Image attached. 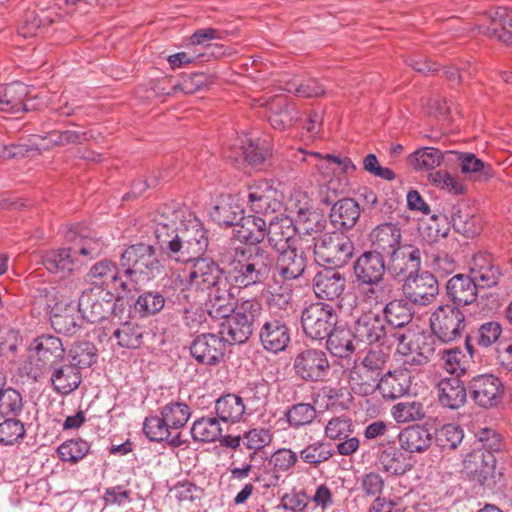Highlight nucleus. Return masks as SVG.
<instances>
[{
	"instance_id": "f257e3e1",
	"label": "nucleus",
	"mask_w": 512,
	"mask_h": 512,
	"mask_svg": "<svg viewBox=\"0 0 512 512\" xmlns=\"http://www.w3.org/2000/svg\"><path fill=\"white\" fill-rule=\"evenodd\" d=\"M502 275L499 266L486 256L473 257L469 274H456L446 283V296L450 304L463 307L473 304L478 297L479 288H491L498 284Z\"/></svg>"
},
{
	"instance_id": "f03ea898",
	"label": "nucleus",
	"mask_w": 512,
	"mask_h": 512,
	"mask_svg": "<svg viewBox=\"0 0 512 512\" xmlns=\"http://www.w3.org/2000/svg\"><path fill=\"white\" fill-rule=\"evenodd\" d=\"M273 259L261 247L236 249L226 267L228 282L235 290L263 285L269 278Z\"/></svg>"
},
{
	"instance_id": "7ed1b4c3",
	"label": "nucleus",
	"mask_w": 512,
	"mask_h": 512,
	"mask_svg": "<svg viewBox=\"0 0 512 512\" xmlns=\"http://www.w3.org/2000/svg\"><path fill=\"white\" fill-rule=\"evenodd\" d=\"M209 231L200 219L188 214L177 234L169 241L165 254L179 263H188L204 257L209 246Z\"/></svg>"
},
{
	"instance_id": "20e7f679",
	"label": "nucleus",
	"mask_w": 512,
	"mask_h": 512,
	"mask_svg": "<svg viewBox=\"0 0 512 512\" xmlns=\"http://www.w3.org/2000/svg\"><path fill=\"white\" fill-rule=\"evenodd\" d=\"M119 262L129 287L139 282L151 281L164 270L163 260L157 255L156 248L149 243L129 245L121 252Z\"/></svg>"
},
{
	"instance_id": "39448f33",
	"label": "nucleus",
	"mask_w": 512,
	"mask_h": 512,
	"mask_svg": "<svg viewBox=\"0 0 512 512\" xmlns=\"http://www.w3.org/2000/svg\"><path fill=\"white\" fill-rule=\"evenodd\" d=\"M264 316L261 302L255 298L241 301L236 310L219 325V334L227 345L244 344L255 328L260 326Z\"/></svg>"
},
{
	"instance_id": "423d86ee",
	"label": "nucleus",
	"mask_w": 512,
	"mask_h": 512,
	"mask_svg": "<svg viewBox=\"0 0 512 512\" xmlns=\"http://www.w3.org/2000/svg\"><path fill=\"white\" fill-rule=\"evenodd\" d=\"M102 251V244L98 240L85 238L79 248H59L47 252L43 258L42 263L44 267L52 273H70L81 266L84 261L94 259Z\"/></svg>"
},
{
	"instance_id": "0eeeda50",
	"label": "nucleus",
	"mask_w": 512,
	"mask_h": 512,
	"mask_svg": "<svg viewBox=\"0 0 512 512\" xmlns=\"http://www.w3.org/2000/svg\"><path fill=\"white\" fill-rule=\"evenodd\" d=\"M314 253L318 262L333 268H341L352 258L354 243L343 233H326L316 239Z\"/></svg>"
},
{
	"instance_id": "6e6552de",
	"label": "nucleus",
	"mask_w": 512,
	"mask_h": 512,
	"mask_svg": "<svg viewBox=\"0 0 512 512\" xmlns=\"http://www.w3.org/2000/svg\"><path fill=\"white\" fill-rule=\"evenodd\" d=\"M430 327L433 334L444 343L459 339L466 327L463 311L450 303L436 307L430 316Z\"/></svg>"
},
{
	"instance_id": "1a4fd4ad",
	"label": "nucleus",
	"mask_w": 512,
	"mask_h": 512,
	"mask_svg": "<svg viewBox=\"0 0 512 512\" xmlns=\"http://www.w3.org/2000/svg\"><path fill=\"white\" fill-rule=\"evenodd\" d=\"M337 323L338 314L329 304L315 303L302 311L301 325L303 331L312 340L327 339Z\"/></svg>"
},
{
	"instance_id": "9d476101",
	"label": "nucleus",
	"mask_w": 512,
	"mask_h": 512,
	"mask_svg": "<svg viewBox=\"0 0 512 512\" xmlns=\"http://www.w3.org/2000/svg\"><path fill=\"white\" fill-rule=\"evenodd\" d=\"M193 264L188 273L194 292L210 293L229 285L227 270L210 257H201L191 261Z\"/></svg>"
},
{
	"instance_id": "9b49d317",
	"label": "nucleus",
	"mask_w": 512,
	"mask_h": 512,
	"mask_svg": "<svg viewBox=\"0 0 512 512\" xmlns=\"http://www.w3.org/2000/svg\"><path fill=\"white\" fill-rule=\"evenodd\" d=\"M188 214L191 213L176 202L166 203L158 208L154 218V233L164 253L169 247V241L177 234L179 226H182Z\"/></svg>"
},
{
	"instance_id": "f8f14e48",
	"label": "nucleus",
	"mask_w": 512,
	"mask_h": 512,
	"mask_svg": "<svg viewBox=\"0 0 512 512\" xmlns=\"http://www.w3.org/2000/svg\"><path fill=\"white\" fill-rule=\"evenodd\" d=\"M129 317L126 311L113 316L103 324V334L121 348L137 349L143 343L144 329Z\"/></svg>"
},
{
	"instance_id": "ddd939ff",
	"label": "nucleus",
	"mask_w": 512,
	"mask_h": 512,
	"mask_svg": "<svg viewBox=\"0 0 512 512\" xmlns=\"http://www.w3.org/2000/svg\"><path fill=\"white\" fill-rule=\"evenodd\" d=\"M293 369L302 380L319 382L329 376L331 366L325 351L308 348L295 356Z\"/></svg>"
},
{
	"instance_id": "4468645a",
	"label": "nucleus",
	"mask_w": 512,
	"mask_h": 512,
	"mask_svg": "<svg viewBox=\"0 0 512 512\" xmlns=\"http://www.w3.org/2000/svg\"><path fill=\"white\" fill-rule=\"evenodd\" d=\"M239 145H234L224 152V156L232 163H239L244 160L255 169H262L271 156V146L266 139H252L247 136L238 139Z\"/></svg>"
},
{
	"instance_id": "2eb2a0df",
	"label": "nucleus",
	"mask_w": 512,
	"mask_h": 512,
	"mask_svg": "<svg viewBox=\"0 0 512 512\" xmlns=\"http://www.w3.org/2000/svg\"><path fill=\"white\" fill-rule=\"evenodd\" d=\"M472 401L482 408L497 406L503 398L504 386L501 380L492 374H478L467 383Z\"/></svg>"
},
{
	"instance_id": "dca6fc26",
	"label": "nucleus",
	"mask_w": 512,
	"mask_h": 512,
	"mask_svg": "<svg viewBox=\"0 0 512 512\" xmlns=\"http://www.w3.org/2000/svg\"><path fill=\"white\" fill-rule=\"evenodd\" d=\"M189 348L198 364L216 366L224 359L227 343L219 333H202L193 339Z\"/></svg>"
},
{
	"instance_id": "f3484780",
	"label": "nucleus",
	"mask_w": 512,
	"mask_h": 512,
	"mask_svg": "<svg viewBox=\"0 0 512 512\" xmlns=\"http://www.w3.org/2000/svg\"><path fill=\"white\" fill-rule=\"evenodd\" d=\"M354 337L358 343L367 345L389 344L385 319L372 311L362 313L352 324Z\"/></svg>"
},
{
	"instance_id": "a211bd4d",
	"label": "nucleus",
	"mask_w": 512,
	"mask_h": 512,
	"mask_svg": "<svg viewBox=\"0 0 512 512\" xmlns=\"http://www.w3.org/2000/svg\"><path fill=\"white\" fill-rule=\"evenodd\" d=\"M403 281V294L412 304L429 305L439 293L438 280L430 272H418Z\"/></svg>"
},
{
	"instance_id": "6ab92c4d",
	"label": "nucleus",
	"mask_w": 512,
	"mask_h": 512,
	"mask_svg": "<svg viewBox=\"0 0 512 512\" xmlns=\"http://www.w3.org/2000/svg\"><path fill=\"white\" fill-rule=\"evenodd\" d=\"M421 250L411 244H401L388 260L387 270L397 280L402 281L420 271Z\"/></svg>"
},
{
	"instance_id": "aec40b11",
	"label": "nucleus",
	"mask_w": 512,
	"mask_h": 512,
	"mask_svg": "<svg viewBox=\"0 0 512 512\" xmlns=\"http://www.w3.org/2000/svg\"><path fill=\"white\" fill-rule=\"evenodd\" d=\"M275 253V273L281 280L291 281L303 276L308 261L303 250L292 246Z\"/></svg>"
},
{
	"instance_id": "412c9836",
	"label": "nucleus",
	"mask_w": 512,
	"mask_h": 512,
	"mask_svg": "<svg viewBox=\"0 0 512 512\" xmlns=\"http://www.w3.org/2000/svg\"><path fill=\"white\" fill-rule=\"evenodd\" d=\"M258 337L262 347L273 354L284 351L290 343V330L280 319H262Z\"/></svg>"
},
{
	"instance_id": "4be33fe9",
	"label": "nucleus",
	"mask_w": 512,
	"mask_h": 512,
	"mask_svg": "<svg viewBox=\"0 0 512 512\" xmlns=\"http://www.w3.org/2000/svg\"><path fill=\"white\" fill-rule=\"evenodd\" d=\"M296 234H298V229L295 216L292 218L280 214L268 219L266 239L275 252L292 247V241Z\"/></svg>"
},
{
	"instance_id": "5701e85b",
	"label": "nucleus",
	"mask_w": 512,
	"mask_h": 512,
	"mask_svg": "<svg viewBox=\"0 0 512 512\" xmlns=\"http://www.w3.org/2000/svg\"><path fill=\"white\" fill-rule=\"evenodd\" d=\"M122 274L120 264L117 266L111 260L104 259L92 265L87 277L92 286L117 287L122 292H129L131 287H129L128 280Z\"/></svg>"
},
{
	"instance_id": "b1692460",
	"label": "nucleus",
	"mask_w": 512,
	"mask_h": 512,
	"mask_svg": "<svg viewBox=\"0 0 512 512\" xmlns=\"http://www.w3.org/2000/svg\"><path fill=\"white\" fill-rule=\"evenodd\" d=\"M386 269L385 260L377 253L369 251H364L353 264L354 276L359 286L384 281Z\"/></svg>"
},
{
	"instance_id": "393cba45",
	"label": "nucleus",
	"mask_w": 512,
	"mask_h": 512,
	"mask_svg": "<svg viewBox=\"0 0 512 512\" xmlns=\"http://www.w3.org/2000/svg\"><path fill=\"white\" fill-rule=\"evenodd\" d=\"M35 352L36 361L41 369L53 368L65 357V349L60 338L52 335L37 337L30 347Z\"/></svg>"
},
{
	"instance_id": "a878e982",
	"label": "nucleus",
	"mask_w": 512,
	"mask_h": 512,
	"mask_svg": "<svg viewBox=\"0 0 512 512\" xmlns=\"http://www.w3.org/2000/svg\"><path fill=\"white\" fill-rule=\"evenodd\" d=\"M162 294L165 300L174 305L187 306L194 300V290L190 283L189 275L182 277L180 273L173 272L170 275H165L162 279Z\"/></svg>"
},
{
	"instance_id": "bb28decb",
	"label": "nucleus",
	"mask_w": 512,
	"mask_h": 512,
	"mask_svg": "<svg viewBox=\"0 0 512 512\" xmlns=\"http://www.w3.org/2000/svg\"><path fill=\"white\" fill-rule=\"evenodd\" d=\"M346 287L345 277L335 269L326 268L316 273L313 278V290L323 300H336Z\"/></svg>"
},
{
	"instance_id": "cd10ccee",
	"label": "nucleus",
	"mask_w": 512,
	"mask_h": 512,
	"mask_svg": "<svg viewBox=\"0 0 512 512\" xmlns=\"http://www.w3.org/2000/svg\"><path fill=\"white\" fill-rule=\"evenodd\" d=\"M268 219L257 215L242 216L233 229V236L240 243L257 246L267 236Z\"/></svg>"
},
{
	"instance_id": "c85d7f7f",
	"label": "nucleus",
	"mask_w": 512,
	"mask_h": 512,
	"mask_svg": "<svg viewBox=\"0 0 512 512\" xmlns=\"http://www.w3.org/2000/svg\"><path fill=\"white\" fill-rule=\"evenodd\" d=\"M244 210L232 195H220L209 211L211 220L220 227H233L241 220Z\"/></svg>"
},
{
	"instance_id": "c756f323",
	"label": "nucleus",
	"mask_w": 512,
	"mask_h": 512,
	"mask_svg": "<svg viewBox=\"0 0 512 512\" xmlns=\"http://www.w3.org/2000/svg\"><path fill=\"white\" fill-rule=\"evenodd\" d=\"M261 106L268 108V121L274 129L284 130L299 119V112L285 96L276 95Z\"/></svg>"
},
{
	"instance_id": "7c9ffc66",
	"label": "nucleus",
	"mask_w": 512,
	"mask_h": 512,
	"mask_svg": "<svg viewBox=\"0 0 512 512\" xmlns=\"http://www.w3.org/2000/svg\"><path fill=\"white\" fill-rule=\"evenodd\" d=\"M487 17L490 24L481 27L483 33L507 45H512V10L496 7L487 12Z\"/></svg>"
},
{
	"instance_id": "2f4dec72",
	"label": "nucleus",
	"mask_w": 512,
	"mask_h": 512,
	"mask_svg": "<svg viewBox=\"0 0 512 512\" xmlns=\"http://www.w3.org/2000/svg\"><path fill=\"white\" fill-rule=\"evenodd\" d=\"M371 242L374 252L384 257L390 258L393 251L398 249L401 243V231L395 225L386 223L376 227L371 233Z\"/></svg>"
},
{
	"instance_id": "473e14b6",
	"label": "nucleus",
	"mask_w": 512,
	"mask_h": 512,
	"mask_svg": "<svg viewBox=\"0 0 512 512\" xmlns=\"http://www.w3.org/2000/svg\"><path fill=\"white\" fill-rule=\"evenodd\" d=\"M360 204L353 198L343 197L332 206L329 219L332 226L341 231L352 229L360 217Z\"/></svg>"
},
{
	"instance_id": "72a5a7b5",
	"label": "nucleus",
	"mask_w": 512,
	"mask_h": 512,
	"mask_svg": "<svg viewBox=\"0 0 512 512\" xmlns=\"http://www.w3.org/2000/svg\"><path fill=\"white\" fill-rule=\"evenodd\" d=\"M205 310L213 319H225L235 310L234 305L235 289L231 285L218 288L215 291L207 293Z\"/></svg>"
},
{
	"instance_id": "f704fd0d",
	"label": "nucleus",
	"mask_w": 512,
	"mask_h": 512,
	"mask_svg": "<svg viewBox=\"0 0 512 512\" xmlns=\"http://www.w3.org/2000/svg\"><path fill=\"white\" fill-rule=\"evenodd\" d=\"M51 324L58 333L73 335L81 327L83 319L73 303H58L51 311Z\"/></svg>"
},
{
	"instance_id": "c9c22d12",
	"label": "nucleus",
	"mask_w": 512,
	"mask_h": 512,
	"mask_svg": "<svg viewBox=\"0 0 512 512\" xmlns=\"http://www.w3.org/2000/svg\"><path fill=\"white\" fill-rule=\"evenodd\" d=\"M469 396L467 385L459 377L443 378L438 383V399L442 406L456 410L462 407Z\"/></svg>"
},
{
	"instance_id": "e433bc0d",
	"label": "nucleus",
	"mask_w": 512,
	"mask_h": 512,
	"mask_svg": "<svg viewBox=\"0 0 512 512\" xmlns=\"http://www.w3.org/2000/svg\"><path fill=\"white\" fill-rule=\"evenodd\" d=\"M52 369L50 382L56 393L69 395L80 386L82 371L69 362L58 364Z\"/></svg>"
},
{
	"instance_id": "4c0bfd02",
	"label": "nucleus",
	"mask_w": 512,
	"mask_h": 512,
	"mask_svg": "<svg viewBox=\"0 0 512 512\" xmlns=\"http://www.w3.org/2000/svg\"><path fill=\"white\" fill-rule=\"evenodd\" d=\"M77 309L81 318L89 323L104 322L106 324L112 318L110 304L102 303L94 296L93 292L86 290L79 297Z\"/></svg>"
},
{
	"instance_id": "58836bf2",
	"label": "nucleus",
	"mask_w": 512,
	"mask_h": 512,
	"mask_svg": "<svg viewBox=\"0 0 512 512\" xmlns=\"http://www.w3.org/2000/svg\"><path fill=\"white\" fill-rule=\"evenodd\" d=\"M412 384V376L406 370L388 371L381 377L379 392L386 399H396L407 395Z\"/></svg>"
},
{
	"instance_id": "ea45409f",
	"label": "nucleus",
	"mask_w": 512,
	"mask_h": 512,
	"mask_svg": "<svg viewBox=\"0 0 512 512\" xmlns=\"http://www.w3.org/2000/svg\"><path fill=\"white\" fill-rule=\"evenodd\" d=\"M216 419L223 423H237L247 411L240 395L227 393L216 399L214 404Z\"/></svg>"
},
{
	"instance_id": "a19ab883",
	"label": "nucleus",
	"mask_w": 512,
	"mask_h": 512,
	"mask_svg": "<svg viewBox=\"0 0 512 512\" xmlns=\"http://www.w3.org/2000/svg\"><path fill=\"white\" fill-rule=\"evenodd\" d=\"M353 422L347 416H338L330 419L325 427V434L329 439L339 440L335 448H359L360 441L351 437Z\"/></svg>"
},
{
	"instance_id": "79ce46f5",
	"label": "nucleus",
	"mask_w": 512,
	"mask_h": 512,
	"mask_svg": "<svg viewBox=\"0 0 512 512\" xmlns=\"http://www.w3.org/2000/svg\"><path fill=\"white\" fill-rule=\"evenodd\" d=\"M143 431L146 437L152 442H163L178 447L184 443L181 439V432L174 433L171 428L166 425L162 416L146 417L143 423Z\"/></svg>"
},
{
	"instance_id": "37998d69",
	"label": "nucleus",
	"mask_w": 512,
	"mask_h": 512,
	"mask_svg": "<svg viewBox=\"0 0 512 512\" xmlns=\"http://www.w3.org/2000/svg\"><path fill=\"white\" fill-rule=\"evenodd\" d=\"M356 343L354 337V329L344 326H335L333 331L326 339V347L328 351L336 357L344 358L352 354L356 350Z\"/></svg>"
},
{
	"instance_id": "c03bdc74",
	"label": "nucleus",
	"mask_w": 512,
	"mask_h": 512,
	"mask_svg": "<svg viewBox=\"0 0 512 512\" xmlns=\"http://www.w3.org/2000/svg\"><path fill=\"white\" fill-rule=\"evenodd\" d=\"M295 220L298 234L309 235L314 238L315 235L322 233L327 226L324 215L312 210L307 203L295 210Z\"/></svg>"
},
{
	"instance_id": "a18cd8bd",
	"label": "nucleus",
	"mask_w": 512,
	"mask_h": 512,
	"mask_svg": "<svg viewBox=\"0 0 512 512\" xmlns=\"http://www.w3.org/2000/svg\"><path fill=\"white\" fill-rule=\"evenodd\" d=\"M382 313L385 324L388 323L393 328L401 329L412 321L414 310L412 303L404 297L388 302L384 306Z\"/></svg>"
},
{
	"instance_id": "49530a36",
	"label": "nucleus",
	"mask_w": 512,
	"mask_h": 512,
	"mask_svg": "<svg viewBox=\"0 0 512 512\" xmlns=\"http://www.w3.org/2000/svg\"><path fill=\"white\" fill-rule=\"evenodd\" d=\"M495 450H470L465 455L464 465L470 473L478 475L479 480L486 479L496 466ZM499 452L500 450H496Z\"/></svg>"
},
{
	"instance_id": "de8ad7c7",
	"label": "nucleus",
	"mask_w": 512,
	"mask_h": 512,
	"mask_svg": "<svg viewBox=\"0 0 512 512\" xmlns=\"http://www.w3.org/2000/svg\"><path fill=\"white\" fill-rule=\"evenodd\" d=\"M409 349L410 352L404 355L402 370L411 373L432 359L435 354L434 340L431 337L418 338L416 347Z\"/></svg>"
},
{
	"instance_id": "09e8293b",
	"label": "nucleus",
	"mask_w": 512,
	"mask_h": 512,
	"mask_svg": "<svg viewBox=\"0 0 512 512\" xmlns=\"http://www.w3.org/2000/svg\"><path fill=\"white\" fill-rule=\"evenodd\" d=\"M29 94V88L22 82H12L0 86V111L18 113L23 107V100Z\"/></svg>"
},
{
	"instance_id": "8fccbe9b",
	"label": "nucleus",
	"mask_w": 512,
	"mask_h": 512,
	"mask_svg": "<svg viewBox=\"0 0 512 512\" xmlns=\"http://www.w3.org/2000/svg\"><path fill=\"white\" fill-rule=\"evenodd\" d=\"M247 205L253 215L269 219L274 217V213L279 208L280 203L271 195V190H261L260 188H251L247 195Z\"/></svg>"
},
{
	"instance_id": "3c124183",
	"label": "nucleus",
	"mask_w": 512,
	"mask_h": 512,
	"mask_svg": "<svg viewBox=\"0 0 512 512\" xmlns=\"http://www.w3.org/2000/svg\"><path fill=\"white\" fill-rule=\"evenodd\" d=\"M243 403L247 406L249 413L264 408L270 394V384L266 380L251 381L240 391Z\"/></svg>"
},
{
	"instance_id": "603ef678",
	"label": "nucleus",
	"mask_w": 512,
	"mask_h": 512,
	"mask_svg": "<svg viewBox=\"0 0 512 512\" xmlns=\"http://www.w3.org/2000/svg\"><path fill=\"white\" fill-rule=\"evenodd\" d=\"M348 378L351 390L359 396H368L379 390L381 378L369 373L360 364L350 369Z\"/></svg>"
},
{
	"instance_id": "864d4df0",
	"label": "nucleus",
	"mask_w": 512,
	"mask_h": 512,
	"mask_svg": "<svg viewBox=\"0 0 512 512\" xmlns=\"http://www.w3.org/2000/svg\"><path fill=\"white\" fill-rule=\"evenodd\" d=\"M415 450H382L379 461L383 469L393 475H402L412 468L411 453ZM421 452L422 450H416Z\"/></svg>"
},
{
	"instance_id": "5fc2aeb1",
	"label": "nucleus",
	"mask_w": 512,
	"mask_h": 512,
	"mask_svg": "<svg viewBox=\"0 0 512 512\" xmlns=\"http://www.w3.org/2000/svg\"><path fill=\"white\" fill-rule=\"evenodd\" d=\"M67 360L70 364L84 370L97 361V349L92 342L82 341L74 343L68 351Z\"/></svg>"
},
{
	"instance_id": "6e6d98bb",
	"label": "nucleus",
	"mask_w": 512,
	"mask_h": 512,
	"mask_svg": "<svg viewBox=\"0 0 512 512\" xmlns=\"http://www.w3.org/2000/svg\"><path fill=\"white\" fill-rule=\"evenodd\" d=\"M458 162L461 173L473 175L476 180L486 181L493 176L490 164L485 163L474 153H458Z\"/></svg>"
},
{
	"instance_id": "4d7b16f0",
	"label": "nucleus",
	"mask_w": 512,
	"mask_h": 512,
	"mask_svg": "<svg viewBox=\"0 0 512 512\" xmlns=\"http://www.w3.org/2000/svg\"><path fill=\"white\" fill-rule=\"evenodd\" d=\"M160 415L171 430L176 433L191 417V409L184 402H169L160 409Z\"/></svg>"
},
{
	"instance_id": "13d9d810",
	"label": "nucleus",
	"mask_w": 512,
	"mask_h": 512,
	"mask_svg": "<svg viewBox=\"0 0 512 512\" xmlns=\"http://www.w3.org/2000/svg\"><path fill=\"white\" fill-rule=\"evenodd\" d=\"M221 423L215 417L207 416L196 420L190 430L197 442H214L222 436Z\"/></svg>"
},
{
	"instance_id": "bf43d9fd",
	"label": "nucleus",
	"mask_w": 512,
	"mask_h": 512,
	"mask_svg": "<svg viewBox=\"0 0 512 512\" xmlns=\"http://www.w3.org/2000/svg\"><path fill=\"white\" fill-rule=\"evenodd\" d=\"M451 221L455 231L465 237H474L480 233L481 226L478 218L460 206H453Z\"/></svg>"
},
{
	"instance_id": "052dcab7",
	"label": "nucleus",
	"mask_w": 512,
	"mask_h": 512,
	"mask_svg": "<svg viewBox=\"0 0 512 512\" xmlns=\"http://www.w3.org/2000/svg\"><path fill=\"white\" fill-rule=\"evenodd\" d=\"M24 409L21 393L12 388H3L0 393V416L2 418L18 419Z\"/></svg>"
},
{
	"instance_id": "680f3d73",
	"label": "nucleus",
	"mask_w": 512,
	"mask_h": 512,
	"mask_svg": "<svg viewBox=\"0 0 512 512\" xmlns=\"http://www.w3.org/2000/svg\"><path fill=\"white\" fill-rule=\"evenodd\" d=\"M443 161L441 151L434 147L418 149L409 156L410 165L416 170H433Z\"/></svg>"
},
{
	"instance_id": "e2e57ef3",
	"label": "nucleus",
	"mask_w": 512,
	"mask_h": 512,
	"mask_svg": "<svg viewBox=\"0 0 512 512\" xmlns=\"http://www.w3.org/2000/svg\"><path fill=\"white\" fill-rule=\"evenodd\" d=\"M284 417L290 427L297 429L314 421L316 418V409L310 403L301 402L287 408Z\"/></svg>"
},
{
	"instance_id": "0e129e2a",
	"label": "nucleus",
	"mask_w": 512,
	"mask_h": 512,
	"mask_svg": "<svg viewBox=\"0 0 512 512\" xmlns=\"http://www.w3.org/2000/svg\"><path fill=\"white\" fill-rule=\"evenodd\" d=\"M164 305L165 298L161 292L145 291L138 296L134 308L141 317H149L159 313Z\"/></svg>"
},
{
	"instance_id": "69168bd1",
	"label": "nucleus",
	"mask_w": 512,
	"mask_h": 512,
	"mask_svg": "<svg viewBox=\"0 0 512 512\" xmlns=\"http://www.w3.org/2000/svg\"><path fill=\"white\" fill-rule=\"evenodd\" d=\"M346 194V184L339 178H332L320 184L317 197L320 203L326 206H335Z\"/></svg>"
},
{
	"instance_id": "338daca9",
	"label": "nucleus",
	"mask_w": 512,
	"mask_h": 512,
	"mask_svg": "<svg viewBox=\"0 0 512 512\" xmlns=\"http://www.w3.org/2000/svg\"><path fill=\"white\" fill-rule=\"evenodd\" d=\"M392 415L399 423L417 421L425 416L423 405L417 401L400 402L392 408Z\"/></svg>"
},
{
	"instance_id": "774afa93",
	"label": "nucleus",
	"mask_w": 512,
	"mask_h": 512,
	"mask_svg": "<svg viewBox=\"0 0 512 512\" xmlns=\"http://www.w3.org/2000/svg\"><path fill=\"white\" fill-rule=\"evenodd\" d=\"M322 397L326 399L325 408L333 412L348 409L352 402L350 394L342 388H324L322 390Z\"/></svg>"
}]
</instances>
